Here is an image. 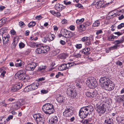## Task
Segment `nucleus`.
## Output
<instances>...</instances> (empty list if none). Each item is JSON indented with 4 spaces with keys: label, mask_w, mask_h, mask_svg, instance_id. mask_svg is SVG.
I'll use <instances>...</instances> for the list:
<instances>
[{
    "label": "nucleus",
    "mask_w": 124,
    "mask_h": 124,
    "mask_svg": "<svg viewBox=\"0 0 124 124\" xmlns=\"http://www.w3.org/2000/svg\"><path fill=\"white\" fill-rule=\"evenodd\" d=\"M99 84L101 87L106 90L111 91L114 88L115 85L107 77H102L99 80Z\"/></svg>",
    "instance_id": "1"
},
{
    "label": "nucleus",
    "mask_w": 124,
    "mask_h": 124,
    "mask_svg": "<svg viewBox=\"0 0 124 124\" xmlns=\"http://www.w3.org/2000/svg\"><path fill=\"white\" fill-rule=\"evenodd\" d=\"M94 109L93 107L91 105H89L82 108L80 110L79 116L81 118H84L88 115H90L92 113Z\"/></svg>",
    "instance_id": "2"
},
{
    "label": "nucleus",
    "mask_w": 124,
    "mask_h": 124,
    "mask_svg": "<svg viewBox=\"0 0 124 124\" xmlns=\"http://www.w3.org/2000/svg\"><path fill=\"white\" fill-rule=\"evenodd\" d=\"M43 111L46 114L50 115L55 111L54 106L49 103L45 104L42 107Z\"/></svg>",
    "instance_id": "3"
},
{
    "label": "nucleus",
    "mask_w": 124,
    "mask_h": 124,
    "mask_svg": "<svg viewBox=\"0 0 124 124\" xmlns=\"http://www.w3.org/2000/svg\"><path fill=\"white\" fill-rule=\"evenodd\" d=\"M100 100V102L96 104V111L99 114V115L101 116V114L104 113L106 111V102H102V103Z\"/></svg>",
    "instance_id": "4"
},
{
    "label": "nucleus",
    "mask_w": 124,
    "mask_h": 124,
    "mask_svg": "<svg viewBox=\"0 0 124 124\" xmlns=\"http://www.w3.org/2000/svg\"><path fill=\"white\" fill-rule=\"evenodd\" d=\"M86 84L89 88L92 89L94 88L97 85V82L93 77L88 78L86 80Z\"/></svg>",
    "instance_id": "5"
},
{
    "label": "nucleus",
    "mask_w": 124,
    "mask_h": 124,
    "mask_svg": "<svg viewBox=\"0 0 124 124\" xmlns=\"http://www.w3.org/2000/svg\"><path fill=\"white\" fill-rule=\"evenodd\" d=\"M85 95L87 97H94L97 96V98L100 100L103 98L101 97V96L102 95L101 94L98 95L96 91H87Z\"/></svg>",
    "instance_id": "6"
},
{
    "label": "nucleus",
    "mask_w": 124,
    "mask_h": 124,
    "mask_svg": "<svg viewBox=\"0 0 124 124\" xmlns=\"http://www.w3.org/2000/svg\"><path fill=\"white\" fill-rule=\"evenodd\" d=\"M73 108L70 106H66L65 110L63 112V115L66 117L70 116L73 114Z\"/></svg>",
    "instance_id": "7"
},
{
    "label": "nucleus",
    "mask_w": 124,
    "mask_h": 124,
    "mask_svg": "<svg viewBox=\"0 0 124 124\" xmlns=\"http://www.w3.org/2000/svg\"><path fill=\"white\" fill-rule=\"evenodd\" d=\"M66 92L68 95L73 98H75L77 94L76 89L70 87L67 89Z\"/></svg>",
    "instance_id": "8"
},
{
    "label": "nucleus",
    "mask_w": 124,
    "mask_h": 124,
    "mask_svg": "<svg viewBox=\"0 0 124 124\" xmlns=\"http://www.w3.org/2000/svg\"><path fill=\"white\" fill-rule=\"evenodd\" d=\"M23 70H20L15 75V78L16 79H19L22 80L23 81H25L27 80L26 79V76L23 74Z\"/></svg>",
    "instance_id": "9"
},
{
    "label": "nucleus",
    "mask_w": 124,
    "mask_h": 124,
    "mask_svg": "<svg viewBox=\"0 0 124 124\" xmlns=\"http://www.w3.org/2000/svg\"><path fill=\"white\" fill-rule=\"evenodd\" d=\"M50 47L48 46H42L40 47L37 48L36 52L38 54L45 53L49 51Z\"/></svg>",
    "instance_id": "10"
},
{
    "label": "nucleus",
    "mask_w": 124,
    "mask_h": 124,
    "mask_svg": "<svg viewBox=\"0 0 124 124\" xmlns=\"http://www.w3.org/2000/svg\"><path fill=\"white\" fill-rule=\"evenodd\" d=\"M22 86V84L20 82H17L13 85L11 88L12 92H15L20 89Z\"/></svg>",
    "instance_id": "11"
},
{
    "label": "nucleus",
    "mask_w": 124,
    "mask_h": 124,
    "mask_svg": "<svg viewBox=\"0 0 124 124\" xmlns=\"http://www.w3.org/2000/svg\"><path fill=\"white\" fill-rule=\"evenodd\" d=\"M2 41L3 46H4L10 41V36L7 33L3 34L2 35Z\"/></svg>",
    "instance_id": "12"
},
{
    "label": "nucleus",
    "mask_w": 124,
    "mask_h": 124,
    "mask_svg": "<svg viewBox=\"0 0 124 124\" xmlns=\"http://www.w3.org/2000/svg\"><path fill=\"white\" fill-rule=\"evenodd\" d=\"M37 65V64L35 62L30 63L26 66V69L28 71L33 70Z\"/></svg>",
    "instance_id": "13"
},
{
    "label": "nucleus",
    "mask_w": 124,
    "mask_h": 124,
    "mask_svg": "<svg viewBox=\"0 0 124 124\" xmlns=\"http://www.w3.org/2000/svg\"><path fill=\"white\" fill-rule=\"evenodd\" d=\"M58 121V118L56 116H54L51 118L49 120L50 124H57Z\"/></svg>",
    "instance_id": "14"
},
{
    "label": "nucleus",
    "mask_w": 124,
    "mask_h": 124,
    "mask_svg": "<svg viewBox=\"0 0 124 124\" xmlns=\"http://www.w3.org/2000/svg\"><path fill=\"white\" fill-rule=\"evenodd\" d=\"M91 50L89 46L85 47V48L82 50L80 52L85 55H88L90 54V51Z\"/></svg>",
    "instance_id": "15"
},
{
    "label": "nucleus",
    "mask_w": 124,
    "mask_h": 124,
    "mask_svg": "<svg viewBox=\"0 0 124 124\" xmlns=\"http://www.w3.org/2000/svg\"><path fill=\"white\" fill-rule=\"evenodd\" d=\"M116 99L117 101L119 103L124 101V94L122 95H117Z\"/></svg>",
    "instance_id": "16"
},
{
    "label": "nucleus",
    "mask_w": 124,
    "mask_h": 124,
    "mask_svg": "<svg viewBox=\"0 0 124 124\" xmlns=\"http://www.w3.org/2000/svg\"><path fill=\"white\" fill-rule=\"evenodd\" d=\"M43 117V115L40 113L35 114L33 115V117L36 121H37L38 120H39L40 119H41Z\"/></svg>",
    "instance_id": "17"
},
{
    "label": "nucleus",
    "mask_w": 124,
    "mask_h": 124,
    "mask_svg": "<svg viewBox=\"0 0 124 124\" xmlns=\"http://www.w3.org/2000/svg\"><path fill=\"white\" fill-rule=\"evenodd\" d=\"M31 87L32 90L37 89L39 85L38 83H34L30 85Z\"/></svg>",
    "instance_id": "18"
},
{
    "label": "nucleus",
    "mask_w": 124,
    "mask_h": 124,
    "mask_svg": "<svg viewBox=\"0 0 124 124\" xmlns=\"http://www.w3.org/2000/svg\"><path fill=\"white\" fill-rule=\"evenodd\" d=\"M104 3L103 1H99L98 2H97L95 4V6L97 8H100L101 7H103V6H102L103 4Z\"/></svg>",
    "instance_id": "19"
},
{
    "label": "nucleus",
    "mask_w": 124,
    "mask_h": 124,
    "mask_svg": "<svg viewBox=\"0 0 124 124\" xmlns=\"http://www.w3.org/2000/svg\"><path fill=\"white\" fill-rule=\"evenodd\" d=\"M58 102L59 103H63L65 101V98L62 96H60L56 99Z\"/></svg>",
    "instance_id": "20"
},
{
    "label": "nucleus",
    "mask_w": 124,
    "mask_h": 124,
    "mask_svg": "<svg viewBox=\"0 0 124 124\" xmlns=\"http://www.w3.org/2000/svg\"><path fill=\"white\" fill-rule=\"evenodd\" d=\"M111 13H112V14H111V16H110V18H109V19H110L113 18L114 17L117 16H119L120 14H118V11H113L111 12Z\"/></svg>",
    "instance_id": "21"
},
{
    "label": "nucleus",
    "mask_w": 124,
    "mask_h": 124,
    "mask_svg": "<svg viewBox=\"0 0 124 124\" xmlns=\"http://www.w3.org/2000/svg\"><path fill=\"white\" fill-rule=\"evenodd\" d=\"M20 102H17L14 103L13 105L14 108L15 109H17L20 108Z\"/></svg>",
    "instance_id": "22"
},
{
    "label": "nucleus",
    "mask_w": 124,
    "mask_h": 124,
    "mask_svg": "<svg viewBox=\"0 0 124 124\" xmlns=\"http://www.w3.org/2000/svg\"><path fill=\"white\" fill-rule=\"evenodd\" d=\"M68 31L67 30L63 29L60 32L61 33V35L63 37L67 38V33Z\"/></svg>",
    "instance_id": "23"
},
{
    "label": "nucleus",
    "mask_w": 124,
    "mask_h": 124,
    "mask_svg": "<svg viewBox=\"0 0 124 124\" xmlns=\"http://www.w3.org/2000/svg\"><path fill=\"white\" fill-rule=\"evenodd\" d=\"M50 12L53 15L58 17H59L61 15L60 12H55L54 10H51L50 11Z\"/></svg>",
    "instance_id": "24"
},
{
    "label": "nucleus",
    "mask_w": 124,
    "mask_h": 124,
    "mask_svg": "<svg viewBox=\"0 0 124 124\" xmlns=\"http://www.w3.org/2000/svg\"><path fill=\"white\" fill-rule=\"evenodd\" d=\"M106 124H114L113 121L111 118H109L105 121Z\"/></svg>",
    "instance_id": "25"
},
{
    "label": "nucleus",
    "mask_w": 124,
    "mask_h": 124,
    "mask_svg": "<svg viewBox=\"0 0 124 124\" xmlns=\"http://www.w3.org/2000/svg\"><path fill=\"white\" fill-rule=\"evenodd\" d=\"M66 64H62L58 67V69L61 70H66Z\"/></svg>",
    "instance_id": "26"
},
{
    "label": "nucleus",
    "mask_w": 124,
    "mask_h": 124,
    "mask_svg": "<svg viewBox=\"0 0 124 124\" xmlns=\"http://www.w3.org/2000/svg\"><path fill=\"white\" fill-rule=\"evenodd\" d=\"M55 9L58 11H61L62 10V6L58 4L56 5L55 6Z\"/></svg>",
    "instance_id": "27"
},
{
    "label": "nucleus",
    "mask_w": 124,
    "mask_h": 124,
    "mask_svg": "<svg viewBox=\"0 0 124 124\" xmlns=\"http://www.w3.org/2000/svg\"><path fill=\"white\" fill-rule=\"evenodd\" d=\"M54 35L52 34H48L47 36L48 40H53L55 38Z\"/></svg>",
    "instance_id": "28"
},
{
    "label": "nucleus",
    "mask_w": 124,
    "mask_h": 124,
    "mask_svg": "<svg viewBox=\"0 0 124 124\" xmlns=\"http://www.w3.org/2000/svg\"><path fill=\"white\" fill-rule=\"evenodd\" d=\"M118 37V36H115L113 35H111L108 37V39L109 41H112L114 39H117Z\"/></svg>",
    "instance_id": "29"
},
{
    "label": "nucleus",
    "mask_w": 124,
    "mask_h": 124,
    "mask_svg": "<svg viewBox=\"0 0 124 124\" xmlns=\"http://www.w3.org/2000/svg\"><path fill=\"white\" fill-rule=\"evenodd\" d=\"M46 68V66H42L39 67L38 71L42 72L44 71Z\"/></svg>",
    "instance_id": "30"
},
{
    "label": "nucleus",
    "mask_w": 124,
    "mask_h": 124,
    "mask_svg": "<svg viewBox=\"0 0 124 124\" xmlns=\"http://www.w3.org/2000/svg\"><path fill=\"white\" fill-rule=\"evenodd\" d=\"M78 29L80 31H84L85 30V28L84 25L83 24H81L79 25L78 27Z\"/></svg>",
    "instance_id": "31"
},
{
    "label": "nucleus",
    "mask_w": 124,
    "mask_h": 124,
    "mask_svg": "<svg viewBox=\"0 0 124 124\" xmlns=\"http://www.w3.org/2000/svg\"><path fill=\"white\" fill-rule=\"evenodd\" d=\"M0 72L1 73V75L3 77L5 76V75L6 73V71L5 70H4V68H2L0 69Z\"/></svg>",
    "instance_id": "32"
},
{
    "label": "nucleus",
    "mask_w": 124,
    "mask_h": 124,
    "mask_svg": "<svg viewBox=\"0 0 124 124\" xmlns=\"http://www.w3.org/2000/svg\"><path fill=\"white\" fill-rule=\"evenodd\" d=\"M118 122L121 123L122 124H124V116L121 115L118 120Z\"/></svg>",
    "instance_id": "33"
},
{
    "label": "nucleus",
    "mask_w": 124,
    "mask_h": 124,
    "mask_svg": "<svg viewBox=\"0 0 124 124\" xmlns=\"http://www.w3.org/2000/svg\"><path fill=\"white\" fill-rule=\"evenodd\" d=\"M67 33V38L72 37H73L74 35V33L73 32L69 31H68Z\"/></svg>",
    "instance_id": "34"
},
{
    "label": "nucleus",
    "mask_w": 124,
    "mask_h": 124,
    "mask_svg": "<svg viewBox=\"0 0 124 124\" xmlns=\"http://www.w3.org/2000/svg\"><path fill=\"white\" fill-rule=\"evenodd\" d=\"M124 40L121 39L116 40L114 42L115 44L116 45H117L122 43L123 42Z\"/></svg>",
    "instance_id": "35"
},
{
    "label": "nucleus",
    "mask_w": 124,
    "mask_h": 124,
    "mask_svg": "<svg viewBox=\"0 0 124 124\" xmlns=\"http://www.w3.org/2000/svg\"><path fill=\"white\" fill-rule=\"evenodd\" d=\"M85 46H89L91 44V40L89 38L88 40L85 43Z\"/></svg>",
    "instance_id": "36"
},
{
    "label": "nucleus",
    "mask_w": 124,
    "mask_h": 124,
    "mask_svg": "<svg viewBox=\"0 0 124 124\" xmlns=\"http://www.w3.org/2000/svg\"><path fill=\"white\" fill-rule=\"evenodd\" d=\"M32 90L30 85H29L26 87L24 89V91L25 92H28Z\"/></svg>",
    "instance_id": "37"
},
{
    "label": "nucleus",
    "mask_w": 124,
    "mask_h": 124,
    "mask_svg": "<svg viewBox=\"0 0 124 124\" xmlns=\"http://www.w3.org/2000/svg\"><path fill=\"white\" fill-rule=\"evenodd\" d=\"M31 44L32 45L33 47H34V46L35 47V46H36L37 47H40L42 46V45L41 44H36V43L33 42H31Z\"/></svg>",
    "instance_id": "38"
},
{
    "label": "nucleus",
    "mask_w": 124,
    "mask_h": 124,
    "mask_svg": "<svg viewBox=\"0 0 124 124\" xmlns=\"http://www.w3.org/2000/svg\"><path fill=\"white\" fill-rule=\"evenodd\" d=\"M44 119L43 118L39 120L38 119L37 121H36V123L37 124H44Z\"/></svg>",
    "instance_id": "39"
},
{
    "label": "nucleus",
    "mask_w": 124,
    "mask_h": 124,
    "mask_svg": "<svg viewBox=\"0 0 124 124\" xmlns=\"http://www.w3.org/2000/svg\"><path fill=\"white\" fill-rule=\"evenodd\" d=\"M36 24V23L34 21L30 22L28 24V26L29 27H31L34 26Z\"/></svg>",
    "instance_id": "40"
},
{
    "label": "nucleus",
    "mask_w": 124,
    "mask_h": 124,
    "mask_svg": "<svg viewBox=\"0 0 124 124\" xmlns=\"http://www.w3.org/2000/svg\"><path fill=\"white\" fill-rule=\"evenodd\" d=\"M84 21V19L83 18L80 19H77L76 21V23L78 24H80L83 23Z\"/></svg>",
    "instance_id": "41"
},
{
    "label": "nucleus",
    "mask_w": 124,
    "mask_h": 124,
    "mask_svg": "<svg viewBox=\"0 0 124 124\" xmlns=\"http://www.w3.org/2000/svg\"><path fill=\"white\" fill-rule=\"evenodd\" d=\"M100 23V22L97 20L93 23V25L94 27L98 26L99 25Z\"/></svg>",
    "instance_id": "42"
},
{
    "label": "nucleus",
    "mask_w": 124,
    "mask_h": 124,
    "mask_svg": "<svg viewBox=\"0 0 124 124\" xmlns=\"http://www.w3.org/2000/svg\"><path fill=\"white\" fill-rule=\"evenodd\" d=\"M59 57L61 59H65L66 58L65 54L63 53L60 54L59 55Z\"/></svg>",
    "instance_id": "43"
},
{
    "label": "nucleus",
    "mask_w": 124,
    "mask_h": 124,
    "mask_svg": "<svg viewBox=\"0 0 124 124\" xmlns=\"http://www.w3.org/2000/svg\"><path fill=\"white\" fill-rule=\"evenodd\" d=\"M118 46L117 45H115L111 46L108 48L109 50L110 51L116 49L117 47Z\"/></svg>",
    "instance_id": "44"
},
{
    "label": "nucleus",
    "mask_w": 124,
    "mask_h": 124,
    "mask_svg": "<svg viewBox=\"0 0 124 124\" xmlns=\"http://www.w3.org/2000/svg\"><path fill=\"white\" fill-rule=\"evenodd\" d=\"M5 119L4 117L0 118V124H5Z\"/></svg>",
    "instance_id": "45"
},
{
    "label": "nucleus",
    "mask_w": 124,
    "mask_h": 124,
    "mask_svg": "<svg viewBox=\"0 0 124 124\" xmlns=\"http://www.w3.org/2000/svg\"><path fill=\"white\" fill-rule=\"evenodd\" d=\"M22 62H17L15 63V66L16 67H21L22 65Z\"/></svg>",
    "instance_id": "46"
},
{
    "label": "nucleus",
    "mask_w": 124,
    "mask_h": 124,
    "mask_svg": "<svg viewBox=\"0 0 124 124\" xmlns=\"http://www.w3.org/2000/svg\"><path fill=\"white\" fill-rule=\"evenodd\" d=\"M19 48L21 49L25 47V45L23 43L21 42L19 44Z\"/></svg>",
    "instance_id": "47"
},
{
    "label": "nucleus",
    "mask_w": 124,
    "mask_h": 124,
    "mask_svg": "<svg viewBox=\"0 0 124 124\" xmlns=\"http://www.w3.org/2000/svg\"><path fill=\"white\" fill-rule=\"evenodd\" d=\"M89 38L87 37H84L82 38L81 41L85 42Z\"/></svg>",
    "instance_id": "48"
},
{
    "label": "nucleus",
    "mask_w": 124,
    "mask_h": 124,
    "mask_svg": "<svg viewBox=\"0 0 124 124\" xmlns=\"http://www.w3.org/2000/svg\"><path fill=\"white\" fill-rule=\"evenodd\" d=\"M83 24L84 25L85 27L86 28V27L90 25L91 24L90 22H86L83 23Z\"/></svg>",
    "instance_id": "49"
},
{
    "label": "nucleus",
    "mask_w": 124,
    "mask_h": 124,
    "mask_svg": "<svg viewBox=\"0 0 124 124\" xmlns=\"http://www.w3.org/2000/svg\"><path fill=\"white\" fill-rule=\"evenodd\" d=\"M103 33V31L101 30H98L96 31V33L97 35H99V34Z\"/></svg>",
    "instance_id": "50"
},
{
    "label": "nucleus",
    "mask_w": 124,
    "mask_h": 124,
    "mask_svg": "<svg viewBox=\"0 0 124 124\" xmlns=\"http://www.w3.org/2000/svg\"><path fill=\"white\" fill-rule=\"evenodd\" d=\"M76 85L78 88H81V84H82L81 82H76Z\"/></svg>",
    "instance_id": "51"
},
{
    "label": "nucleus",
    "mask_w": 124,
    "mask_h": 124,
    "mask_svg": "<svg viewBox=\"0 0 124 124\" xmlns=\"http://www.w3.org/2000/svg\"><path fill=\"white\" fill-rule=\"evenodd\" d=\"M42 41L44 42H46L47 40H48L47 37H45L43 38L42 39Z\"/></svg>",
    "instance_id": "52"
},
{
    "label": "nucleus",
    "mask_w": 124,
    "mask_h": 124,
    "mask_svg": "<svg viewBox=\"0 0 124 124\" xmlns=\"http://www.w3.org/2000/svg\"><path fill=\"white\" fill-rule=\"evenodd\" d=\"M75 46L77 48L80 49L82 47L81 44H77L75 45Z\"/></svg>",
    "instance_id": "53"
},
{
    "label": "nucleus",
    "mask_w": 124,
    "mask_h": 124,
    "mask_svg": "<svg viewBox=\"0 0 124 124\" xmlns=\"http://www.w3.org/2000/svg\"><path fill=\"white\" fill-rule=\"evenodd\" d=\"M19 25L20 27H23V25H25V24L23 22L20 21L19 22Z\"/></svg>",
    "instance_id": "54"
},
{
    "label": "nucleus",
    "mask_w": 124,
    "mask_h": 124,
    "mask_svg": "<svg viewBox=\"0 0 124 124\" xmlns=\"http://www.w3.org/2000/svg\"><path fill=\"white\" fill-rule=\"evenodd\" d=\"M74 57L78 58L80 57L81 56V54L80 53H78L76 54L75 53L74 55Z\"/></svg>",
    "instance_id": "55"
},
{
    "label": "nucleus",
    "mask_w": 124,
    "mask_h": 124,
    "mask_svg": "<svg viewBox=\"0 0 124 124\" xmlns=\"http://www.w3.org/2000/svg\"><path fill=\"white\" fill-rule=\"evenodd\" d=\"M69 28L71 30L73 31L75 29V27L74 26L71 25L70 26Z\"/></svg>",
    "instance_id": "56"
},
{
    "label": "nucleus",
    "mask_w": 124,
    "mask_h": 124,
    "mask_svg": "<svg viewBox=\"0 0 124 124\" xmlns=\"http://www.w3.org/2000/svg\"><path fill=\"white\" fill-rule=\"evenodd\" d=\"M13 117V116L12 115H9L8 116V117L7 119V121H8L10 120V119H12Z\"/></svg>",
    "instance_id": "57"
},
{
    "label": "nucleus",
    "mask_w": 124,
    "mask_h": 124,
    "mask_svg": "<svg viewBox=\"0 0 124 124\" xmlns=\"http://www.w3.org/2000/svg\"><path fill=\"white\" fill-rule=\"evenodd\" d=\"M66 69H68L70 68V64L69 62L67 64H66Z\"/></svg>",
    "instance_id": "58"
},
{
    "label": "nucleus",
    "mask_w": 124,
    "mask_h": 124,
    "mask_svg": "<svg viewBox=\"0 0 124 124\" xmlns=\"http://www.w3.org/2000/svg\"><path fill=\"white\" fill-rule=\"evenodd\" d=\"M41 92L43 94L46 93H48V91L45 90H42L41 91Z\"/></svg>",
    "instance_id": "59"
},
{
    "label": "nucleus",
    "mask_w": 124,
    "mask_h": 124,
    "mask_svg": "<svg viewBox=\"0 0 124 124\" xmlns=\"http://www.w3.org/2000/svg\"><path fill=\"white\" fill-rule=\"evenodd\" d=\"M124 16L123 15H121V16L118 17V19L119 20H121L124 19Z\"/></svg>",
    "instance_id": "60"
},
{
    "label": "nucleus",
    "mask_w": 124,
    "mask_h": 124,
    "mask_svg": "<svg viewBox=\"0 0 124 124\" xmlns=\"http://www.w3.org/2000/svg\"><path fill=\"white\" fill-rule=\"evenodd\" d=\"M64 3L66 5H68L70 4L71 2L70 1L66 2L64 0Z\"/></svg>",
    "instance_id": "61"
},
{
    "label": "nucleus",
    "mask_w": 124,
    "mask_h": 124,
    "mask_svg": "<svg viewBox=\"0 0 124 124\" xmlns=\"http://www.w3.org/2000/svg\"><path fill=\"white\" fill-rule=\"evenodd\" d=\"M20 105H23V104H26V102H25L24 100L22 101L21 102H20Z\"/></svg>",
    "instance_id": "62"
},
{
    "label": "nucleus",
    "mask_w": 124,
    "mask_h": 124,
    "mask_svg": "<svg viewBox=\"0 0 124 124\" xmlns=\"http://www.w3.org/2000/svg\"><path fill=\"white\" fill-rule=\"evenodd\" d=\"M10 33L11 34L14 35L15 34L16 32L14 30H13L11 31Z\"/></svg>",
    "instance_id": "63"
},
{
    "label": "nucleus",
    "mask_w": 124,
    "mask_h": 124,
    "mask_svg": "<svg viewBox=\"0 0 124 124\" xmlns=\"http://www.w3.org/2000/svg\"><path fill=\"white\" fill-rule=\"evenodd\" d=\"M114 33L116 35H117L118 36H119L120 35L122 34L120 33L119 32H115Z\"/></svg>",
    "instance_id": "64"
}]
</instances>
